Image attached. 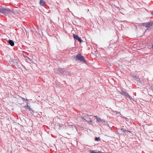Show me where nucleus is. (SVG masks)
<instances>
[{
    "label": "nucleus",
    "mask_w": 153,
    "mask_h": 153,
    "mask_svg": "<svg viewBox=\"0 0 153 153\" xmlns=\"http://www.w3.org/2000/svg\"><path fill=\"white\" fill-rule=\"evenodd\" d=\"M11 10L9 8H4L0 6V13L6 15L12 13Z\"/></svg>",
    "instance_id": "obj_1"
},
{
    "label": "nucleus",
    "mask_w": 153,
    "mask_h": 153,
    "mask_svg": "<svg viewBox=\"0 0 153 153\" xmlns=\"http://www.w3.org/2000/svg\"><path fill=\"white\" fill-rule=\"evenodd\" d=\"M76 59L79 60L81 62L86 63V62L84 59V57L81 54H78L76 56Z\"/></svg>",
    "instance_id": "obj_2"
},
{
    "label": "nucleus",
    "mask_w": 153,
    "mask_h": 153,
    "mask_svg": "<svg viewBox=\"0 0 153 153\" xmlns=\"http://www.w3.org/2000/svg\"><path fill=\"white\" fill-rule=\"evenodd\" d=\"M120 94L123 95H124L129 99H131V97L130 96L127 94L126 92L124 91L123 90H122L120 92Z\"/></svg>",
    "instance_id": "obj_3"
},
{
    "label": "nucleus",
    "mask_w": 153,
    "mask_h": 153,
    "mask_svg": "<svg viewBox=\"0 0 153 153\" xmlns=\"http://www.w3.org/2000/svg\"><path fill=\"white\" fill-rule=\"evenodd\" d=\"M94 117L96 118L97 119V122H102V123H105V121L104 119H102L100 117H98L97 116H94Z\"/></svg>",
    "instance_id": "obj_4"
},
{
    "label": "nucleus",
    "mask_w": 153,
    "mask_h": 153,
    "mask_svg": "<svg viewBox=\"0 0 153 153\" xmlns=\"http://www.w3.org/2000/svg\"><path fill=\"white\" fill-rule=\"evenodd\" d=\"M153 25V22H149L147 23L144 24V25L146 28H151Z\"/></svg>",
    "instance_id": "obj_5"
},
{
    "label": "nucleus",
    "mask_w": 153,
    "mask_h": 153,
    "mask_svg": "<svg viewBox=\"0 0 153 153\" xmlns=\"http://www.w3.org/2000/svg\"><path fill=\"white\" fill-rule=\"evenodd\" d=\"M73 37L74 39L77 40L79 41L80 43L82 42V40L77 35L73 34Z\"/></svg>",
    "instance_id": "obj_6"
},
{
    "label": "nucleus",
    "mask_w": 153,
    "mask_h": 153,
    "mask_svg": "<svg viewBox=\"0 0 153 153\" xmlns=\"http://www.w3.org/2000/svg\"><path fill=\"white\" fill-rule=\"evenodd\" d=\"M9 43L12 46H13L14 45V42L12 40H9Z\"/></svg>",
    "instance_id": "obj_7"
},
{
    "label": "nucleus",
    "mask_w": 153,
    "mask_h": 153,
    "mask_svg": "<svg viewBox=\"0 0 153 153\" xmlns=\"http://www.w3.org/2000/svg\"><path fill=\"white\" fill-rule=\"evenodd\" d=\"M25 109L27 110H28L29 111H30L31 110V108H30V106L28 105H27L25 107Z\"/></svg>",
    "instance_id": "obj_8"
},
{
    "label": "nucleus",
    "mask_w": 153,
    "mask_h": 153,
    "mask_svg": "<svg viewBox=\"0 0 153 153\" xmlns=\"http://www.w3.org/2000/svg\"><path fill=\"white\" fill-rule=\"evenodd\" d=\"M45 4V2L43 0H41L40 1V5L43 6Z\"/></svg>",
    "instance_id": "obj_9"
},
{
    "label": "nucleus",
    "mask_w": 153,
    "mask_h": 153,
    "mask_svg": "<svg viewBox=\"0 0 153 153\" xmlns=\"http://www.w3.org/2000/svg\"><path fill=\"white\" fill-rule=\"evenodd\" d=\"M91 153H102L101 152L98 151V152H96L95 150H92L91 151Z\"/></svg>",
    "instance_id": "obj_10"
},
{
    "label": "nucleus",
    "mask_w": 153,
    "mask_h": 153,
    "mask_svg": "<svg viewBox=\"0 0 153 153\" xmlns=\"http://www.w3.org/2000/svg\"><path fill=\"white\" fill-rule=\"evenodd\" d=\"M100 140V138L99 137H96L95 138V140L96 141H99Z\"/></svg>",
    "instance_id": "obj_11"
},
{
    "label": "nucleus",
    "mask_w": 153,
    "mask_h": 153,
    "mask_svg": "<svg viewBox=\"0 0 153 153\" xmlns=\"http://www.w3.org/2000/svg\"><path fill=\"white\" fill-rule=\"evenodd\" d=\"M122 130H123V132L125 133H126V132H131L130 131H127V130H124L123 129H121Z\"/></svg>",
    "instance_id": "obj_12"
},
{
    "label": "nucleus",
    "mask_w": 153,
    "mask_h": 153,
    "mask_svg": "<svg viewBox=\"0 0 153 153\" xmlns=\"http://www.w3.org/2000/svg\"><path fill=\"white\" fill-rule=\"evenodd\" d=\"M22 100H25V99L24 98H22Z\"/></svg>",
    "instance_id": "obj_13"
},
{
    "label": "nucleus",
    "mask_w": 153,
    "mask_h": 153,
    "mask_svg": "<svg viewBox=\"0 0 153 153\" xmlns=\"http://www.w3.org/2000/svg\"><path fill=\"white\" fill-rule=\"evenodd\" d=\"M152 14H153V11L152 12Z\"/></svg>",
    "instance_id": "obj_14"
}]
</instances>
